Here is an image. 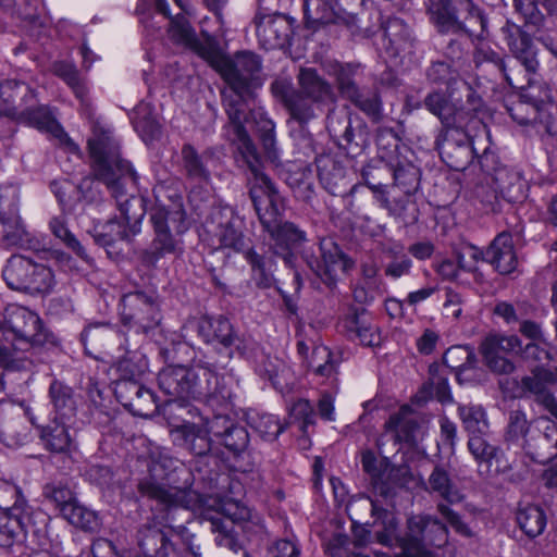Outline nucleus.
<instances>
[{
	"label": "nucleus",
	"instance_id": "obj_57",
	"mask_svg": "<svg viewBox=\"0 0 557 557\" xmlns=\"http://www.w3.org/2000/svg\"><path fill=\"white\" fill-rule=\"evenodd\" d=\"M54 72L72 88L76 97L83 99L86 96L85 81L74 64L67 62L55 63Z\"/></svg>",
	"mask_w": 557,
	"mask_h": 557
},
{
	"label": "nucleus",
	"instance_id": "obj_14",
	"mask_svg": "<svg viewBox=\"0 0 557 557\" xmlns=\"http://www.w3.org/2000/svg\"><path fill=\"white\" fill-rule=\"evenodd\" d=\"M442 160L454 171H463L471 164L476 149L461 122L444 127L436 139Z\"/></svg>",
	"mask_w": 557,
	"mask_h": 557
},
{
	"label": "nucleus",
	"instance_id": "obj_22",
	"mask_svg": "<svg viewBox=\"0 0 557 557\" xmlns=\"http://www.w3.org/2000/svg\"><path fill=\"white\" fill-rule=\"evenodd\" d=\"M556 383L554 371L544 367H536L530 375L521 380V389L524 397L532 398L557 420V399L549 386Z\"/></svg>",
	"mask_w": 557,
	"mask_h": 557
},
{
	"label": "nucleus",
	"instance_id": "obj_55",
	"mask_svg": "<svg viewBox=\"0 0 557 557\" xmlns=\"http://www.w3.org/2000/svg\"><path fill=\"white\" fill-rule=\"evenodd\" d=\"M44 496L63 515L64 508L72 506L76 498L73 491L63 482H52L44 486Z\"/></svg>",
	"mask_w": 557,
	"mask_h": 557
},
{
	"label": "nucleus",
	"instance_id": "obj_2",
	"mask_svg": "<svg viewBox=\"0 0 557 557\" xmlns=\"http://www.w3.org/2000/svg\"><path fill=\"white\" fill-rule=\"evenodd\" d=\"M237 150L251 172L249 195L263 230L273 240L272 251L292 268L296 253L307 243V234L295 223L280 218L281 197L269 177L261 172L260 159L253 143Z\"/></svg>",
	"mask_w": 557,
	"mask_h": 557
},
{
	"label": "nucleus",
	"instance_id": "obj_62",
	"mask_svg": "<svg viewBox=\"0 0 557 557\" xmlns=\"http://www.w3.org/2000/svg\"><path fill=\"white\" fill-rule=\"evenodd\" d=\"M220 442L232 451H242L248 445V432L245 430V428L232 422L228 430L220 438Z\"/></svg>",
	"mask_w": 557,
	"mask_h": 557
},
{
	"label": "nucleus",
	"instance_id": "obj_19",
	"mask_svg": "<svg viewBox=\"0 0 557 557\" xmlns=\"http://www.w3.org/2000/svg\"><path fill=\"white\" fill-rule=\"evenodd\" d=\"M358 65L335 63L330 67V75L336 81L341 95L350 100L356 107L370 116L380 113V102L374 94H366L355 82Z\"/></svg>",
	"mask_w": 557,
	"mask_h": 557
},
{
	"label": "nucleus",
	"instance_id": "obj_29",
	"mask_svg": "<svg viewBox=\"0 0 557 557\" xmlns=\"http://www.w3.org/2000/svg\"><path fill=\"white\" fill-rule=\"evenodd\" d=\"M34 99L35 94L27 84L15 79L0 82V112L4 115L17 116Z\"/></svg>",
	"mask_w": 557,
	"mask_h": 557
},
{
	"label": "nucleus",
	"instance_id": "obj_36",
	"mask_svg": "<svg viewBox=\"0 0 557 557\" xmlns=\"http://www.w3.org/2000/svg\"><path fill=\"white\" fill-rule=\"evenodd\" d=\"M506 40L515 59L520 62L528 73H535L539 67V61L536 49L530 36L520 28H515L508 32Z\"/></svg>",
	"mask_w": 557,
	"mask_h": 557
},
{
	"label": "nucleus",
	"instance_id": "obj_56",
	"mask_svg": "<svg viewBox=\"0 0 557 557\" xmlns=\"http://www.w3.org/2000/svg\"><path fill=\"white\" fill-rule=\"evenodd\" d=\"M249 419L250 426L265 441H274L283 432V426L273 414H256Z\"/></svg>",
	"mask_w": 557,
	"mask_h": 557
},
{
	"label": "nucleus",
	"instance_id": "obj_30",
	"mask_svg": "<svg viewBox=\"0 0 557 557\" xmlns=\"http://www.w3.org/2000/svg\"><path fill=\"white\" fill-rule=\"evenodd\" d=\"M492 183L499 191L500 197L508 202H521L527 197L528 182L522 172L517 169H497Z\"/></svg>",
	"mask_w": 557,
	"mask_h": 557
},
{
	"label": "nucleus",
	"instance_id": "obj_40",
	"mask_svg": "<svg viewBox=\"0 0 557 557\" xmlns=\"http://www.w3.org/2000/svg\"><path fill=\"white\" fill-rule=\"evenodd\" d=\"M417 429L418 423L412 418L411 409L404 406L385 422V436H391L395 442L410 443Z\"/></svg>",
	"mask_w": 557,
	"mask_h": 557
},
{
	"label": "nucleus",
	"instance_id": "obj_21",
	"mask_svg": "<svg viewBox=\"0 0 557 557\" xmlns=\"http://www.w3.org/2000/svg\"><path fill=\"white\" fill-rule=\"evenodd\" d=\"M82 341L86 351L96 359H102L100 355L115 358L116 352L122 350L125 336L110 324L96 323L84 330Z\"/></svg>",
	"mask_w": 557,
	"mask_h": 557
},
{
	"label": "nucleus",
	"instance_id": "obj_54",
	"mask_svg": "<svg viewBox=\"0 0 557 557\" xmlns=\"http://www.w3.org/2000/svg\"><path fill=\"white\" fill-rule=\"evenodd\" d=\"M49 227L52 234L59 238L67 248L72 249L79 258H87L85 248L67 228L64 216H53L49 222Z\"/></svg>",
	"mask_w": 557,
	"mask_h": 557
},
{
	"label": "nucleus",
	"instance_id": "obj_43",
	"mask_svg": "<svg viewBox=\"0 0 557 557\" xmlns=\"http://www.w3.org/2000/svg\"><path fill=\"white\" fill-rule=\"evenodd\" d=\"M49 395L55 412L54 418L72 420L75 417L76 398L70 386L54 381L50 385Z\"/></svg>",
	"mask_w": 557,
	"mask_h": 557
},
{
	"label": "nucleus",
	"instance_id": "obj_42",
	"mask_svg": "<svg viewBox=\"0 0 557 557\" xmlns=\"http://www.w3.org/2000/svg\"><path fill=\"white\" fill-rule=\"evenodd\" d=\"M528 454L536 462H546L557 456V425L546 420L543 433L534 440V444H528Z\"/></svg>",
	"mask_w": 557,
	"mask_h": 557
},
{
	"label": "nucleus",
	"instance_id": "obj_53",
	"mask_svg": "<svg viewBox=\"0 0 557 557\" xmlns=\"http://www.w3.org/2000/svg\"><path fill=\"white\" fill-rule=\"evenodd\" d=\"M134 127L145 143L154 140L161 133L159 122L146 106H140L135 111Z\"/></svg>",
	"mask_w": 557,
	"mask_h": 557
},
{
	"label": "nucleus",
	"instance_id": "obj_45",
	"mask_svg": "<svg viewBox=\"0 0 557 557\" xmlns=\"http://www.w3.org/2000/svg\"><path fill=\"white\" fill-rule=\"evenodd\" d=\"M71 420H60L54 418L53 421L45 426L41 431V438L51 451L65 453L72 446V436L69 432V422Z\"/></svg>",
	"mask_w": 557,
	"mask_h": 557
},
{
	"label": "nucleus",
	"instance_id": "obj_51",
	"mask_svg": "<svg viewBox=\"0 0 557 557\" xmlns=\"http://www.w3.org/2000/svg\"><path fill=\"white\" fill-rule=\"evenodd\" d=\"M62 516L71 524L85 531H96L100 524L96 512L79 505L77 500L72 506L65 507Z\"/></svg>",
	"mask_w": 557,
	"mask_h": 557
},
{
	"label": "nucleus",
	"instance_id": "obj_6",
	"mask_svg": "<svg viewBox=\"0 0 557 557\" xmlns=\"http://www.w3.org/2000/svg\"><path fill=\"white\" fill-rule=\"evenodd\" d=\"M158 386L170 399L210 401L225 398L219 375L208 367L168 366L158 374Z\"/></svg>",
	"mask_w": 557,
	"mask_h": 557
},
{
	"label": "nucleus",
	"instance_id": "obj_3",
	"mask_svg": "<svg viewBox=\"0 0 557 557\" xmlns=\"http://www.w3.org/2000/svg\"><path fill=\"white\" fill-rule=\"evenodd\" d=\"M189 475L183 463L165 450L150 454L148 474L140 479L137 491L141 496L158 502L160 505L171 507L194 508L198 494L189 487L187 481L178 485L180 475Z\"/></svg>",
	"mask_w": 557,
	"mask_h": 557
},
{
	"label": "nucleus",
	"instance_id": "obj_37",
	"mask_svg": "<svg viewBox=\"0 0 557 557\" xmlns=\"http://www.w3.org/2000/svg\"><path fill=\"white\" fill-rule=\"evenodd\" d=\"M213 153L203 151L199 153L194 146L185 144L182 148V162L186 175L199 183H209L211 180L210 163Z\"/></svg>",
	"mask_w": 557,
	"mask_h": 557
},
{
	"label": "nucleus",
	"instance_id": "obj_58",
	"mask_svg": "<svg viewBox=\"0 0 557 557\" xmlns=\"http://www.w3.org/2000/svg\"><path fill=\"white\" fill-rule=\"evenodd\" d=\"M27 510L26 502L21 497L14 484L0 480V512Z\"/></svg>",
	"mask_w": 557,
	"mask_h": 557
},
{
	"label": "nucleus",
	"instance_id": "obj_39",
	"mask_svg": "<svg viewBox=\"0 0 557 557\" xmlns=\"http://www.w3.org/2000/svg\"><path fill=\"white\" fill-rule=\"evenodd\" d=\"M258 374L271 382L272 386L284 392L293 384V373L289 367L277 357L264 356L257 366Z\"/></svg>",
	"mask_w": 557,
	"mask_h": 557
},
{
	"label": "nucleus",
	"instance_id": "obj_52",
	"mask_svg": "<svg viewBox=\"0 0 557 557\" xmlns=\"http://www.w3.org/2000/svg\"><path fill=\"white\" fill-rule=\"evenodd\" d=\"M117 371L122 375V380H136L140 377L147 370V360L145 357L135 351H126L125 356L116 355L115 357Z\"/></svg>",
	"mask_w": 557,
	"mask_h": 557
},
{
	"label": "nucleus",
	"instance_id": "obj_18",
	"mask_svg": "<svg viewBox=\"0 0 557 557\" xmlns=\"http://www.w3.org/2000/svg\"><path fill=\"white\" fill-rule=\"evenodd\" d=\"M521 341L516 335L490 334L480 346L486 367L495 374H510L516 367L509 356L521 351Z\"/></svg>",
	"mask_w": 557,
	"mask_h": 557
},
{
	"label": "nucleus",
	"instance_id": "obj_61",
	"mask_svg": "<svg viewBox=\"0 0 557 557\" xmlns=\"http://www.w3.org/2000/svg\"><path fill=\"white\" fill-rule=\"evenodd\" d=\"M169 33L172 39L186 47H189L190 44H195V38L197 37L186 17L180 14L170 18Z\"/></svg>",
	"mask_w": 557,
	"mask_h": 557
},
{
	"label": "nucleus",
	"instance_id": "obj_9",
	"mask_svg": "<svg viewBox=\"0 0 557 557\" xmlns=\"http://www.w3.org/2000/svg\"><path fill=\"white\" fill-rule=\"evenodd\" d=\"M154 237L151 244L139 253L141 263L156 267L168 255H178L183 251L182 243L171 233V226L177 234L185 232V213L181 207L168 210L157 207L151 212Z\"/></svg>",
	"mask_w": 557,
	"mask_h": 557
},
{
	"label": "nucleus",
	"instance_id": "obj_64",
	"mask_svg": "<svg viewBox=\"0 0 557 557\" xmlns=\"http://www.w3.org/2000/svg\"><path fill=\"white\" fill-rule=\"evenodd\" d=\"M484 252L473 245H466L456 252L458 270L473 272L478 271L476 263L483 260Z\"/></svg>",
	"mask_w": 557,
	"mask_h": 557
},
{
	"label": "nucleus",
	"instance_id": "obj_33",
	"mask_svg": "<svg viewBox=\"0 0 557 557\" xmlns=\"http://www.w3.org/2000/svg\"><path fill=\"white\" fill-rule=\"evenodd\" d=\"M384 47L391 57L410 54L413 49V37L410 28L398 17H389L382 25Z\"/></svg>",
	"mask_w": 557,
	"mask_h": 557
},
{
	"label": "nucleus",
	"instance_id": "obj_63",
	"mask_svg": "<svg viewBox=\"0 0 557 557\" xmlns=\"http://www.w3.org/2000/svg\"><path fill=\"white\" fill-rule=\"evenodd\" d=\"M394 181L405 189V193H410L419 184V170L411 163L398 164L394 169Z\"/></svg>",
	"mask_w": 557,
	"mask_h": 557
},
{
	"label": "nucleus",
	"instance_id": "obj_38",
	"mask_svg": "<svg viewBox=\"0 0 557 557\" xmlns=\"http://www.w3.org/2000/svg\"><path fill=\"white\" fill-rule=\"evenodd\" d=\"M426 491L443 498L449 504L462 500V494L453 480L449 471L443 465H436L428 479Z\"/></svg>",
	"mask_w": 557,
	"mask_h": 557
},
{
	"label": "nucleus",
	"instance_id": "obj_20",
	"mask_svg": "<svg viewBox=\"0 0 557 557\" xmlns=\"http://www.w3.org/2000/svg\"><path fill=\"white\" fill-rule=\"evenodd\" d=\"M273 96L280 100L292 120L299 125H306L313 120L315 114L314 102L304 94L296 90L290 79L277 78L271 84Z\"/></svg>",
	"mask_w": 557,
	"mask_h": 557
},
{
	"label": "nucleus",
	"instance_id": "obj_25",
	"mask_svg": "<svg viewBox=\"0 0 557 557\" xmlns=\"http://www.w3.org/2000/svg\"><path fill=\"white\" fill-rule=\"evenodd\" d=\"M472 0L431 1L428 12L431 22L441 33L457 34L461 32V10H471Z\"/></svg>",
	"mask_w": 557,
	"mask_h": 557
},
{
	"label": "nucleus",
	"instance_id": "obj_16",
	"mask_svg": "<svg viewBox=\"0 0 557 557\" xmlns=\"http://www.w3.org/2000/svg\"><path fill=\"white\" fill-rule=\"evenodd\" d=\"M302 258L327 286L335 285L339 275L352 267L351 261L331 238H323L320 242V258L308 252H304Z\"/></svg>",
	"mask_w": 557,
	"mask_h": 557
},
{
	"label": "nucleus",
	"instance_id": "obj_8",
	"mask_svg": "<svg viewBox=\"0 0 557 557\" xmlns=\"http://www.w3.org/2000/svg\"><path fill=\"white\" fill-rule=\"evenodd\" d=\"M135 189H125L119 195H111L123 216V221L115 219L107 221L95 227V242L103 247L113 246L115 243L129 242L140 232V224L146 214L145 200L133 195Z\"/></svg>",
	"mask_w": 557,
	"mask_h": 557
},
{
	"label": "nucleus",
	"instance_id": "obj_11",
	"mask_svg": "<svg viewBox=\"0 0 557 557\" xmlns=\"http://www.w3.org/2000/svg\"><path fill=\"white\" fill-rule=\"evenodd\" d=\"M2 276L11 289L21 292L45 293L53 284L51 269L23 256H12L2 271Z\"/></svg>",
	"mask_w": 557,
	"mask_h": 557
},
{
	"label": "nucleus",
	"instance_id": "obj_35",
	"mask_svg": "<svg viewBox=\"0 0 557 557\" xmlns=\"http://www.w3.org/2000/svg\"><path fill=\"white\" fill-rule=\"evenodd\" d=\"M443 362L455 372L459 383L470 382L475 376L476 356L469 346H451L445 351Z\"/></svg>",
	"mask_w": 557,
	"mask_h": 557
},
{
	"label": "nucleus",
	"instance_id": "obj_10",
	"mask_svg": "<svg viewBox=\"0 0 557 557\" xmlns=\"http://www.w3.org/2000/svg\"><path fill=\"white\" fill-rule=\"evenodd\" d=\"M191 400L169 399L164 414L173 442L194 455L202 456L208 453V442L205 437L206 432L199 430V423L196 421H202V417L198 408L190 404Z\"/></svg>",
	"mask_w": 557,
	"mask_h": 557
},
{
	"label": "nucleus",
	"instance_id": "obj_23",
	"mask_svg": "<svg viewBox=\"0 0 557 557\" xmlns=\"http://www.w3.org/2000/svg\"><path fill=\"white\" fill-rule=\"evenodd\" d=\"M115 395L134 416L151 417L159 407L153 392L136 380H121L116 384Z\"/></svg>",
	"mask_w": 557,
	"mask_h": 557
},
{
	"label": "nucleus",
	"instance_id": "obj_32",
	"mask_svg": "<svg viewBox=\"0 0 557 557\" xmlns=\"http://www.w3.org/2000/svg\"><path fill=\"white\" fill-rule=\"evenodd\" d=\"M199 336L208 344L220 345L224 348L235 344L233 324L224 317H202L197 323Z\"/></svg>",
	"mask_w": 557,
	"mask_h": 557
},
{
	"label": "nucleus",
	"instance_id": "obj_26",
	"mask_svg": "<svg viewBox=\"0 0 557 557\" xmlns=\"http://www.w3.org/2000/svg\"><path fill=\"white\" fill-rule=\"evenodd\" d=\"M17 116L24 119L29 125L36 127L40 132L52 136L58 140L60 146L65 147L69 151L75 152L78 150V147L69 137L49 108L40 106L33 109L26 104L24 112H21Z\"/></svg>",
	"mask_w": 557,
	"mask_h": 557
},
{
	"label": "nucleus",
	"instance_id": "obj_28",
	"mask_svg": "<svg viewBox=\"0 0 557 557\" xmlns=\"http://www.w3.org/2000/svg\"><path fill=\"white\" fill-rule=\"evenodd\" d=\"M484 252L483 260L491 263L500 274L513 272L518 265L517 253L510 233H499Z\"/></svg>",
	"mask_w": 557,
	"mask_h": 557
},
{
	"label": "nucleus",
	"instance_id": "obj_34",
	"mask_svg": "<svg viewBox=\"0 0 557 557\" xmlns=\"http://www.w3.org/2000/svg\"><path fill=\"white\" fill-rule=\"evenodd\" d=\"M299 90L315 104L334 102L332 85L321 77L314 69H300L297 76Z\"/></svg>",
	"mask_w": 557,
	"mask_h": 557
},
{
	"label": "nucleus",
	"instance_id": "obj_48",
	"mask_svg": "<svg viewBox=\"0 0 557 557\" xmlns=\"http://www.w3.org/2000/svg\"><path fill=\"white\" fill-rule=\"evenodd\" d=\"M517 522L528 536L535 537L543 533L546 527V516L539 506L528 505L518 510Z\"/></svg>",
	"mask_w": 557,
	"mask_h": 557
},
{
	"label": "nucleus",
	"instance_id": "obj_17",
	"mask_svg": "<svg viewBox=\"0 0 557 557\" xmlns=\"http://www.w3.org/2000/svg\"><path fill=\"white\" fill-rule=\"evenodd\" d=\"M121 318L124 325L137 333H147L160 322V314L153 298L144 292L128 293L121 300Z\"/></svg>",
	"mask_w": 557,
	"mask_h": 557
},
{
	"label": "nucleus",
	"instance_id": "obj_27",
	"mask_svg": "<svg viewBox=\"0 0 557 557\" xmlns=\"http://www.w3.org/2000/svg\"><path fill=\"white\" fill-rule=\"evenodd\" d=\"M342 326L350 337L364 346L376 347L382 343L376 323L364 309L350 308L342 320Z\"/></svg>",
	"mask_w": 557,
	"mask_h": 557
},
{
	"label": "nucleus",
	"instance_id": "obj_59",
	"mask_svg": "<svg viewBox=\"0 0 557 557\" xmlns=\"http://www.w3.org/2000/svg\"><path fill=\"white\" fill-rule=\"evenodd\" d=\"M461 32L470 36H482L486 29L487 18L482 11L472 2L471 10H461Z\"/></svg>",
	"mask_w": 557,
	"mask_h": 557
},
{
	"label": "nucleus",
	"instance_id": "obj_5",
	"mask_svg": "<svg viewBox=\"0 0 557 557\" xmlns=\"http://www.w3.org/2000/svg\"><path fill=\"white\" fill-rule=\"evenodd\" d=\"M358 506L369 509L375 517L374 524L383 530L376 532V541L385 546L397 544L398 553L376 552L375 557H431L432 552L426 548L428 537L430 536V525L433 521L430 515H417L408 519V532L405 539H399L396 534L398 522L393 512L380 508L369 498L357 503Z\"/></svg>",
	"mask_w": 557,
	"mask_h": 557
},
{
	"label": "nucleus",
	"instance_id": "obj_13",
	"mask_svg": "<svg viewBox=\"0 0 557 557\" xmlns=\"http://www.w3.org/2000/svg\"><path fill=\"white\" fill-rule=\"evenodd\" d=\"M0 331L9 339L32 345H41L47 334L37 313L18 305H9L0 322Z\"/></svg>",
	"mask_w": 557,
	"mask_h": 557
},
{
	"label": "nucleus",
	"instance_id": "obj_46",
	"mask_svg": "<svg viewBox=\"0 0 557 557\" xmlns=\"http://www.w3.org/2000/svg\"><path fill=\"white\" fill-rule=\"evenodd\" d=\"M457 410L463 429L470 435L486 433L488 429V421L482 406L474 404H459Z\"/></svg>",
	"mask_w": 557,
	"mask_h": 557
},
{
	"label": "nucleus",
	"instance_id": "obj_47",
	"mask_svg": "<svg viewBox=\"0 0 557 557\" xmlns=\"http://www.w3.org/2000/svg\"><path fill=\"white\" fill-rule=\"evenodd\" d=\"M468 448L479 465V473L483 476L491 475V463L496 457L497 448L486 442L483 434L470 435Z\"/></svg>",
	"mask_w": 557,
	"mask_h": 557
},
{
	"label": "nucleus",
	"instance_id": "obj_44",
	"mask_svg": "<svg viewBox=\"0 0 557 557\" xmlns=\"http://www.w3.org/2000/svg\"><path fill=\"white\" fill-rule=\"evenodd\" d=\"M309 366L317 377L322 379L331 387L337 386V362L333 359L332 352L325 346H317L312 350Z\"/></svg>",
	"mask_w": 557,
	"mask_h": 557
},
{
	"label": "nucleus",
	"instance_id": "obj_7",
	"mask_svg": "<svg viewBox=\"0 0 557 557\" xmlns=\"http://www.w3.org/2000/svg\"><path fill=\"white\" fill-rule=\"evenodd\" d=\"M211 233L219 242L220 248L242 252L251 265L253 280L259 287L272 284V276L267 273L263 257L250 248V238L246 236L244 219L231 207H220L212 212Z\"/></svg>",
	"mask_w": 557,
	"mask_h": 557
},
{
	"label": "nucleus",
	"instance_id": "obj_50",
	"mask_svg": "<svg viewBox=\"0 0 557 557\" xmlns=\"http://www.w3.org/2000/svg\"><path fill=\"white\" fill-rule=\"evenodd\" d=\"M304 10L307 24L313 28L334 21L333 0H305Z\"/></svg>",
	"mask_w": 557,
	"mask_h": 557
},
{
	"label": "nucleus",
	"instance_id": "obj_1",
	"mask_svg": "<svg viewBox=\"0 0 557 557\" xmlns=\"http://www.w3.org/2000/svg\"><path fill=\"white\" fill-rule=\"evenodd\" d=\"M188 48L209 62L226 83L221 96L228 116V135L237 148H247L251 139L244 124L247 121L248 106L255 99L256 90L262 86L260 57L251 51L237 52L233 58L226 57L210 36L203 41L196 37L195 44H190Z\"/></svg>",
	"mask_w": 557,
	"mask_h": 557
},
{
	"label": "nucleus",
	"instance_id": "obj_41",
	"mask_svg": "<svg viewBox=\"0 0 557 557\" xmlns=\"http://www.w3.org/2000/svg\"><path fill=\"white\" fill-rule=\"evenodd\" d=\"M28 511L0 512V547H12L22 536Z\"/></svg>",
	"mask_w": 557,
	"mask_h": 557
},
{
	"label": "nucleus",
	"instance_id": "obj_4",
	"mask_svg": "<svg viewBox=\"0 0 557 557\" xmlns=\"http://www.w3.org/2000/svg\"><path fill=\"white\" fill-rule=\"evenodd\" d=\"M91 175L106 185L110 195L135 189L137 176L131 163L121 158L120 143L111 128L95 124L88 139Z\"/></svg>",
	"mask_w": 557,
	"mask_h": 557
},
{
	"label": "nucleus",
	"instance_id": "obj_12",
	"mask_svg": "<svg viewBox=\"0 0 557 557\" xmlns=\"http://www.w3.org/2000/svg\"><path fill=\"white\" fill-rule=\"evenodd\" d=\"M214 506L216 512L223 515L231 522H226L219 517L210 516L208 520L211 523V531L215 533V543L220 547L228 548L237 553L240 549L236 536L233 532V523H245L248 521L258 520L252 510L245 506L243 503L233 498L215 499Z\"/></svg>",
	"mask_w": 557,
	"mask_h": 557
},
{
	"label": "nucleus",
	"instance_id": "obj_24",
	"mask_svg": "<svg viewBox=\"0 0 557 557\" xmlns=\"http://www.w3.org/2000/svg\"><path fill=\"white\" fill-rule=\"evenodd\" d=\"M256 32L260 44L265 49L283 48L292 36V22L281 13L257 16Z\"/></svg>",
	"mask_w": 557,
	"mask_h": 557
},
{
	"label": "nucleus",
	"instance_id": "obj_15",
	"mask_svg": "<svg viewBox=\"0 0 557 557\" xmlns=\"http://www.w3.org/2000/svg\"><path fill=\"white\" fill-rule=\"evenodd\" d=\"M486 59L493 62L499 71L503 73L506 82L512 88L523 89L521 99L513 102L511 106H507V111L517 123L521 125L534 124L537 122L541 103L548 97L547 92H544V97L534 94V87L529 83L528 88H524L520 82L511 75V69H508L505 61L494 51L486 53Z\"/></svg>",
	"mask_w": 557,
	"mask_h": 557
},
{
	"label": "nucleus",
	"instance_id": "obj_31",
	"mask_svg": "<svg viewBox=\"0 0 557 557\" xmlns=\"http://www.w3.org/2000/svg\"><path fill=\"white\" fill-rule=\"evenodd\" d=\"M327 129L330 134L339 139V146L348 152H357L364 144V131L361 124L352 126L348 115H330L327 117Z\"/></svg>",
	"mask_w": 557,
	"mask_h": 557
},
{
	"label": "nucleus",
	"instance_id": "obj_60",
	"mask_svg": "<svg viewBox=\"0 0 557 557\" xmlns=\"http://www.w3.org/2000/svg\"><path fill=\"white\" fill-rule=\"evenodd\" d=\"M0 227V246L12 247L17 245L24 235V227L18 218L12 216L8 219L1 218Z\"/></svg>",
	"mask_w": 557,
	"mask_h": 557
},
{
	"label": "nucleus",
	"instance_id": "obj_49",
	"mask_svg": "<svg viewBox=\"0 0 557 557\" xmlns=\"http://www.w3.org/2000/svg\"><path fill=\"white\" fill-rule=\"evenodd\" d=\"M425 108L436 115L444 127L462 122V113L457 112L454 115V108L449 104L444 94L440 91L430 92L424 99Z\"/></svg>",
	"mask_w": 557,
	"mask_h": 557
}]
</instances>
